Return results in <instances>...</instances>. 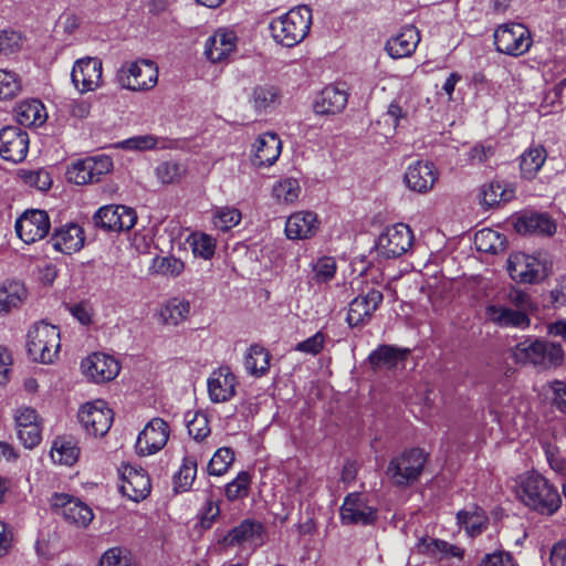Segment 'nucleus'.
<instances>
[{
	"mask_svg": "<svg viewBox=\"0 0 566 566\" xmlns=\"http://www.w3.org/2000/svg\"><path fill=\"white\" fill-rule=\"evenodd\" d=\"M517 494L530 509L546 515L554 514L562 504L557 489L539 473H527L520 481Z\"/></svg>",
	"mask_w": 566,
	"mask_h": 566,
	"instance_id": "1",
	"label": "nucleus"
},
{
	"mask_svg": "<svg viewBox=\"0 0 566 566\" xmlns=\"http://www.w3.org/2000/svg\"><path fill=\"white\" fill-rule=\"evenodd\" d=\"M312 25V10L307 6H297L286 13L272 19L270 32L273 40L285 48L301 43Z\"/></svg>",
	"mask_w": 566,
	"mask_h": 566,
	"instance_id": "2",
	"label": "nucleus"
},
{
	"mask_svg": "<svg viewBox=\"0 0 566 566\" xmlns=\"http://www.w3.org/2000/svg\"><path fill=\"white\" fill-rule=\"evenodd\" d=\"M60 349L61 335L57 326L39 322L28 331L27 350L33 361L52 364L59 357Z\"/></svg>",
	"mask_w": 566,
	"mask_h": 566,
	"instance_id": "3",
	"label": "nucleus"
},
{
	"mask_svg": "<svg viewBox=\"0 0 566 566\" xmlns=\"http://www.w3.org/2000/svg\"><path fill=\"white\" fill-rule=\"evenodd\" d=\"M564 355L560 344L531 337L520 342L513 348V357L516 363L542 368L562 365Z\"/></svg>",
	"mask_w": 566,
	"mask_h": 566,
	"instance_id": "4",
	"label": "nucleus"
},
{
	"mask_svg": "<svg viewBox=\"0 0 566 566\" xmlns=\"http://www.w3.org/2000/svg\"><path fill=\"white\" fill-rule=\"evenodd\" d=\"M427 455L423 450L412 448L390 460L386 474L397 486H407L420 476Z\"/></svg>",
	"mask_w": 566,
	"mask_h": 566,
	"instance_id": "5",
	"label": "nucleus"
},
{
	"mask_svg": "<svg viewBox=\"0 0 566 566\" xmlns=\"http://www.w3.org/2000/svg\"><path fill=\"white\" fill-rule=\"evenodd\" d=\"M116 80L120 87L129 91L153 88L158 81V69L150 60L128 62L117 71Z\"/></svg>",
	"mask_w": 566,
	"mask_h": 566,
	"instance_id": "6",
	"label": "nucleus"
},
{
	"mask_svg": "<svg viewBox=\"0 0 566 566\" xmlns=\"http://www.w3.org/2000/svg\"><path fill=\"white\" fill-rule=\"evenodd\" d=\"M413 243V232L405 223H396L385 228L376 241L378 255L386 259L399 258L407 253Z\"/></svg>",
	"mask_w": 566,
	"mask_h": 566,
	"instance_id": "7",
	"label": "nucleus"
},
{
	"mask_svg": "<svg viewBox=\"0 0 566 566\" xmlns=\"http://www.w3.org/2000/svg\"><path fill=\"white\" fill-rule=\"evenodd\" d=\"M494 43L499 52L511 56H520L530 50L532 39L525 25L521 23H505L495 30Z\"/></svg>",
	"mask_w": 566,
	"mask_h": 566,
	"instance_id": "8",
	"label": "nucleus"
},
{
	"mask_svg": "<svg viewBox=\"0 0 566 566\" xmlns=\"http://www.w3.org/2000/svg\"><path fill=\"white\" fill-rule=\"evenodd\" d=\"M112 168L113 161L108 156L87 157L72 163L66 170V177L75 185H86L99 181Z\"/></svg>",
	"mask_w": 566,
	"mask_h": 566,
	"instance_id": "9",
	"label": "nucleus"
},
{
	"mask_svg": "<svg viewBox=\"0 0 566 566\" xmlns=\"http://www.w3.org/2000/svg\"><path fill=\"white\" fill-rule=\"evenodd\" d=\"M340 521L345 525H373L378 518V511L370 505L361 493H349L339 510Z\"/></svg>",
	"mask_w": 566,
	"mask_h": 566,
	"instance_id": "10",
	"label": "nucleus"
},
{
	"mask_svg": "<svg viewBox=\"0 0 566 566\" xmlns=\"http://www.w3.org/2000/svg\"><path fill=\"white\" fill-rule=\"evenodd\" d=\"M78 420L88 434L103 437L111 429L114 413L104 400L98 399L81 407Z\"/></svg>",
	"mask_w": 566,
	"mask_h": 566,
	"instance_id": "11",
	"label": "nucleus"
},
{
	"mask_svg": "<svg viewBox=\"0 0 566 566\" xmlns=\"http://www.w3.org/2000/svg\"><path fill=\"white\" fill-rule=\"evenodd\" d=\"M71 81L77 92H94L103 83V63L98 57H82L74 62Z\"/></svg>",
	"mask_w": 566,
	"mask_h": 566,
	"instance_id": "12",
	"label": "nucleus"
},
{
	"mask_svg": "<svg viewBox=\"0 0 566 566\" xmlns=\"http://www.w3.org/2000/svg\"><path fill=\"white\" fill-rule=\"evenodd\" d=\"M94 224L105 231H127L136 221V211L124 205H107L101 207L93 216Z\"/></svg>",
	"mask_w": 566,
	"mask_h": 566,
	"instance_id": "13",
	"label": "nucleus"
},
{
	"mask_svg": "<svg viewBox=\"0 0 566 566\" xmlns=\"http://www.w3.org/2000/svg\"><path fill=\"white\" fill-rule=\"evenodd\" d=\"M507 271L514 281L532 284L546 276V264L534 255L515 252L507 259Z\"/></svg>",
	"mask_w": 566,
	"mask_h": 566,
	"instance_id": "14",
	"label": "nucleus"
},
{
	"mask_svg": "<svg viewBox=\"0 0 566 566\" xmlns=\"http://www.w3.org/2000/svg\"><path fill=\"white\" fill-rule=\"evenodd\" d=\"M14 228L18 237L24 243L31 244L48 235L51 223L46 211L32 209L17 219Z\"/></svg>",
	"mask_w": 566,
	"mask_h": 566,
	"instance_id": "15",
	"label": "nucleus"
},
{
	"mask_svg": "<svg viewBox=\"0 0 566 566\" xmlns=\"http://www.w3.org/2000/svg\"><path fill=\"white\" fill-rule=\"evenodd\" d=\"M169 426L161 418L151 419L139 432L136 440V452L147 457L160 451L169 439Z\"/></svg>",
	"mask_w": 566,
	"mask_h": 566,
	"instance_id": "16",
	"label": "nucleus"
},
{
	"mask_svg": "<svg viewBox=\"0 0 566 566\" xmlns=\"http://www.w3.org/2000/svg\"><path fill=\"white\" fill-rule=\"evenodd\" d=\"M51 505L67 523L80 527L87 526L94 517L88 505L69 494L55 493L51 499Z\"/></svg>",
	"mask_w": 566,
	"mask_h": 566,
	"instance_id": "17",
	"label": "nucleus"
},
{
	"mask_svg": "<svg viewBox=\"0 0 566 566\" xmlns=\"http://www.w3.org/2000/svg\"><path fill=\"white\" fill-rule=\"evenodd\" d=\"M122 479L120 491L134 502L145 500L151 490L150 478L147 472L132 464H123L119 469Z\"/></svg>",
	"mask_w": 566,
	"mask_h": 566,
	"instance_id": "18",
	"label": "nucleus"
},
{
	"mask_svg": "<svg viewBox=\"0 0 566 566\" xmlns=\"http://www.w3.org/2000/svg\"><path fill=\"white\" fill-rule=\"evenodd\" d=\"M29 135L18 126H7L0 130V156L14 164L25 159L29 151Z\"/></svg>",
	"mask_w": 566,
	"mask_h": 566,
	"instance_id": "19",
	"label": "nucleus"
},
{
	"mask_svg": "<svg viewBox=\"0 0 566 566\" xmlns=\"http://www.w3.org/2000/svg\"><path fill=\"white\" fill-rule=\"evenodd\" d=\"M238 36L233 30L218 29L205 44V54L211 63H227L235 53Z\"/></svg>",
	"mask_w": 566,
	"mask_h": 566,
	"instance_id": "20",
	"label": "nucleus"
},
{
	"mask_svg": "<svg viewBox=\"0 0 566 566\" xmlns=\"http://www.w3.org/2000/svg\"><path fill=\"white\" fill-rule=\"evenodd\" d=\"M83 374L96 384L113 380L120 370L119 363L111 355L93 353L81 363Z\"/></svg>",
	"mask_w": 566,
	"mask_h": 566,
	"instance_id": "21",
	"label": "nucleus"
},
{
	"mask_svg": "<svg viewBox=\"0 0 566 566\" xmlns=\"http://www.w3.org/2000/svg\"><path fill=\"white\" fill-rule=\"evenodd\" d=\"M382 293L376 289H370L366 293L356 296L349 303L347 313V323L349 326L358 327L367 324L382 303Z\"/></svg>",
	"mask_w": 566,
	"mask_h": 566,
	"instance_id": "22",
	"label": "nucleus"
},
{
	"mask_svg": "<svg viewBox=\"0 0 566 566\" xmlns=\"http://www.w3.org/2000/svg\"><path fill=\"white\" fill-rule=\"evenodd\" d=\"M208 395L212 402L222 403L237 392L238 380L229 366H221L210 374L207 380Z\"/></svg>",
	"mask_w": 566,
	"mask_h": 566,
	"instance_id": "23",
	"label": "nucleus"
},
{
	"mask_svg": "<svg viewBox=\"0 0 566 566\" xmlns=\"http://www.w3.org/2000/svg\"><path fill=\"white\" fill-rule=\"evenodd\" d=\"M403 180L411 191L426 193L438 180V170L430 161L417 160L407 167Z\"/></svg>",
	"mask_w": 566,
	"mask_h": 566,
	"instance_id": "24",
	"label": "nucleus"
},
{
	"mask_svg": "<svg viewBox=\"0 0 566 566\" xmlns=\"http://www.w3.org/2000/svg\"><path fill=\"white\" fill-rule=\"evenodd\" d=\"M485 317L489 322L503 328L525 329L530 326L528 314L514 310L504 303H490L485 306Z\"/></svg>",
	"mask_w": 566,
	"mask_h": 566,
	"instance_id": "25",
	"label": "nucleus"
},
{
	"mask_svg": "<svg viewBox=\"0 0 566 566\" xmlns=\"http://www.w3.org/2000/svg\"><path fill=\"white\" fill-rule=\"evenodd\" d=\"M281 151L280 137L275 133H264L252 145L251 161L256 167H270L279 159Z\"/></svg>",
	"mask_w": 566,
	"mask_h": 566,
	"instance_id": "26",
	"label": "nucleus"
},
{
	"mask_svg": "<svg viewBox=\"0 0 566 566\" xmlns=\"http://www.w3.org/2000/svg\"><path fill=\"white\" fill-rule=\"evenodd\" d=\"M321 221L313 211H297L285 222V234L291 240H306L319 230Z\"/></svg>",
	"mask_w": 566,
	"mask_h": 566,
	"instance_id": "27",
	"label": "nucleus"
},
{
	"mask_svg": "<svg viewBox=\"0 0 566 566\" xmlns=\"http://www.w3.org/2000/svg\"><path fill=\"white\" fill-rule=\"evenodd\" d=\"M515 230L521 234L553 235L557 226L546 212L526 211L517 217Z\"/></svg>",
	"mask_w": 566,
	"mask_h": 566,
	"instance_id": "28",
	"label": "nucleus"
},
{
	"mask_svg": "<svg viewBox=\"0 0 566 566\" xmlns=\"http://www.w3.org/2000/svg\"><path fill=\"white\" fill-rule=\"evenodd\" d=\"M419 42L418 29L415 25H405L387 40L385 50L392 59L408 57L416 51Z\"/></svg>",
	"mask_w": 566,
	"mask_h": 566,
	"instance_id": "29",
	"label": "nucleus"
},
{
	"mask_svg": "<svg viewBox=\"0 0 566 566\" xmlns=\"http://www.w3.org/2000/svg\"><path fill=\"white\" fill-rule=\"evenodd\" d=\"M50 241L56 251L72 254L84 247V230L77 223H66L53 232Z\"/></svg>",
	"mask_w": 566,
	"mask_h": 566,
	"instance_id": "30",
	"label": "nucleus"
},
{
	"mask_svg": "<svg viewBox=\"0 0 566 566\" xmlns=\"http://www.w3.org/2000/svg\"><path fill=\"white\" fill-rule=\"evenodd\" d=\"M263 527L260 523L244 520L238 526L229 531L221 544L224 546H241L248 544L249 546L256 547L262 543Z\"/></svg>",
	"mask_w": 566,
	"mask_h": 566,
	"instance_id": "31",
	"label": "nucleus"
},
{
	"mask_svg": "<svg viewBox=\"0 0 566 566\" xmlns=\"http://www.w3.org/2000/svg\"><path fill=\"white\" fill-rule=\"evenodd\" d=\"M348 94L344 87L328 85L324 87L314 101V112L318 115H335L347 104Z\"/></svg>",
	"mask_w": 566,
	"mask_h": 566,
	"instance_id": "32",
	"label": "nucleus"
},
{
	"mask_svg": "<svg viewBox=\"0 0 566 566\" xmlns=\"http://www.w3.org/2000/svg\"><path fill=\"white\" fill-rule=\"evenodd\" d=\"M191 304L184 297H171L158 311V319L165 326H178L190 315Z\"/></svg>",
	"mask_w": 566,
	"mask_h": 566,
	"instance_id": "33",
	"label": "nucleus"
},
{
	"mask_svg": "<svg viewBox=\"0 0 566 566\" xmlns=\"http://www.w3.org/2000/svg\"><path fill=\"white\" fill-rule=\"evenodd\" d=\"M24 284L17 280H6L0 283V314H8L19 307L27 298Z\"/></svg>",
	"mask_w": 566,
	"mask_h": 566,
	"instance_id": "34",
	"label": "nucleus"
},
{
	"mask_svg": "<svg viewBox=\"0 0 566 566\" xmlns=\"http://www.w3.org/2000/svg\"><path fill=\"white\" fill-rule=\"evenodd\" d=\"M280 91L271 84L256 85L252 88L249 102L258 114L269 113L280 104Z\"/></svg>",
	"mask_w": 566,
	"mask_h": 566,
	"instance_id": "35",
	"label": "nucleus"
},
{
	"mask_svg": "<svg viewBox=\"0 0 566 566\" xmlns=\"http://www.w3.org/2000/svg\"><path fill=\"white\" fill-rule=\"evenodd\" d=\"M271 354L260 344H252L244 355V368L253 377H262L268 374L271 363Z\"/></svg>",
	"mask_w": 566,
	"mask_h": 566,
	"instance_id": "36",
	"label": "nucleus"
},
{
	"mask_svg": "<svg viewBox=\"0 0 566 566\" xmlns=\"http://www.w3.org/2000/svg\"><path fill=\"white\" fill-rule=\"evenodd\" d=\"M46 116L45 107L39 99L24 101L15 107V118L22 126H41Z\"/></svg>",
	"mask_w": 566,
	"mask_h": 566,
	"instance_id": "37",
	"label": "nucleus"
},
{
	"mask_svg": "<svg viewBox=\"0 0 566 566\" xmlns=\"http://www.w3.org/2000/svg\"><path fill=\"white\" fill-rule=\"evenodd\" d=\"M185 271V263L174 255H157L151 259L148 272L151 275H159L168 279H176Z\"/></svg>",
	"mask_w": 566,
	"mask_h": 566,
	"instance_id": "38",
	"label": "nucleus"
},
{
	"mask_svg": "<svg viewBox=\"0 0 566 566\" xmlns=\"http://www.w3.org/2000/svg\"><path fill=\"white\" fill-rule=\"evenodd\" d=\"M514 197V190L501 181H491L481 189L482 203L489 208L507 202Z\"/></svg>",
	"mask_w": 566,
	"mask_h": 566,
	"instance_id": "39",
	"label": "nucleus"
},
{
	"mask_svg": "<svg viewBox=\"0 0 566 566\" xmlns=\"http://www.w3.org/2000/svg\"><path fill=\"white\" fill-rule=\"evenodd\" d=\"M546 160V150L542 146L530 147L521 156V172L526 179H533Z\"/></svg>",
	"mask_w": 566,
	"mask_h": 566,
	"instance_id": "40",
	"label": "nucleus"
},
{
	"mask_svg": "<svg viewBox=\"0 0 566 566\" xmlns=\"http://www.w3.org/2000/svg\"><path fill=\"white\" fill-rule=\"evenodd\" d=\"M457 521L470 536L481 534L488 525V516L483 510L478 507H474L472 511L463 510L458 512Z\"/></svg>",
	"mask_w": 566,
	"mask_h": 566,
	"instance_id": "41",
	"label": "nucleus"
},
{
	"mask_svg": "<svg viewBox=\"0 0 566 566\" xmlns=\"http://www.w3.org/2000/svg\"><path fill=\"white\" fill-rule=\"evenodd\" d=\"M155 175L161 185L178 184L187 175V166L178 160H165L156 166Z\"/></svg>",
	"mask_w": 566,
	"mask_h": 566,
	"instance_id": "42",
	"label": "nucleus"
},
{
	"mask_svg": "<svg viewBox=\"0 0 566 566\" xmlns=\"http://www.w3.org/2000/svg\"><path fill=\"white\" fill-rule=\"evenodd\" d=\"M117 147L125 150L145 151L156 148L165 149L168 146L165 138L157 137L153 134H146L124 139L117 144Z\"/></svg>",
	"mask_w": 566,
	"mask_h": 566,
	"instance_id": "43",
	"label": "nucleus"
},
{
	"mask_svg": "<svg viewBox=\"0 0 566 566\" xmlns=\"http://www.w3.org/2000/svg\"><path fill=\"white\" fill-rule=\"evenodd\" d=\"M197 475V459L193 455H185L179 470L174 475V488L177 492L188 491Z\"/></svg>",
	"mask_w": 566,
	"mask_h": 566,
	"instance_id": "44",
	"label": "nucleus"
},
{
	"mask_svg": "<svg viewBox=\"0 0 566 566\" xmlns=\"http://www.w3.org/2000/svg\"><path fill=\"white\" fill-rule=\"evenodd\" d=\"M78 448L71 439L59 438L53 442L51 458L53 462L73 465L78 458Z\"/></svg>",
	"mask_w": 566,
	"mask_h": 566,
	"instance_id": "45",
	"label": "nucleus"
},
{
	"mask_svg": "<svg viewBox=\"0 0 566 566\" xmlns=\"http://www.w3.org/2000/svg\"><path fill=\"white\" fill-rule=\"evenodd\" d=\"M474 244L479 251L496 254L504 250L505 238L497 231L482 229L475 233Z\"/></svg>",
	"mask_w": 566,
	"mask_h": 566,
	"instance_id": "46",
	"label": "nucleus"
},
{
	"mask_svg": "<svg viewBox=\"0 0 566 566\" xmlns=\"http://www.w3.org/2000/svg\"><path fill=\"white\" fill-rule=\"evenodd\" d=\"M419 548L439 558L455 557L461 559L464 554V551L461 547L442 539H422L419 543Z\"/></svg>",
	"mask_w": 566,
	"mask_h": 566,
	"instance_id": "47",
	"label": "nucleus"
},
{
	"mask_svg": "<svg viewBox=\"0 0 566 566\" xmlns=\"http://www.w3.org/2000/svg\"><path fill=\"white\" fill-rule=\"evenodd\" d=\"M242 219L241 211L234 207H217L212 210L211 220L214 228L229 231L237 227Z\"/></svg>",
	"mask_w": 566,
	"mask_h": 566,
	"instance_id": "48",
	"label": "nucleus"
},
{
	"mask_svg": "<svg viewBox=\"0 0 566 566\" xmlns=\"http://www.w3.org/2000/svg\"><path fill=\"white\" fill-rule=\"evenodd\" d=\"M301 187L296 179L284 178L272 188V195L279 203H294L300 196Z\"/></svg>",
	"mask_w": 566,
	"mask_h": 566,
	"instance_id": "49",
	"label": "nucleus"
},
{
	"mask_svg": "<svg viewBox=\"0 0 566 566\" xmlns=\"http://www.w3.org/2000/svg\"><path fill=\"white\" fill-rule=\"evenodd\" d=\"M401 358L399 350L389 345H381L377 349L373 350L368 360L373 368H392L397 365Z\"/></svg>",
	"mask_w": 566,
	"mask_h": 566,
	"instance_id": "50",
	"label": "nucleus"
},
{
	"mask_svg": "<svg viewBox=\"0 0 566 566\" xmlns=\"http://www.w3.org/2000/svg\"><path fill=\"white\" fill-rule=\"evenodd\" d=\"M187 242L190 245L195 256L209 260L214 254L216 240L207 233H192L188 237Z\"/></svg>",
	"mask_w": 566,
	"mask_h": 566,
	"instance_id": "51",
	"label": "nucleus"
},
{
	"mask_svg": "<svg viewBox=\"0 0 566 566\" xmlns=\"http://www.w3.org/2000/svg\"><path fill=\"white\" fill-rule=\"evenodd\" d=\"M18 177L25 186L39 191H46L52 186V177L44 168L34 170L20 169Z\"/></svg>",
	"mask_w": 566,
	"mask_h": 566,
	"instance_id": "52",
	"label": "nucleus"
},
{
	"mask_svg": "<svg viewBox=\"0 0 566 566\" xmlns=\"http://www.w3.org/2000/svg\"><path fill=\"white\" fill-rule=\"evenodd\" d=\"M22 91L21 77L9 70L0 69V101L17 97Z\"/></svg>",
	"mask_w": 566,
	"mask_h": 566,
	"instance_id": "53",
	"label": "nucleus"
},
{
	"mask_svg": "<svg viewBox=\"0 0 566 566\" xmlns=\"http://www.w3.org/2000/svg\"><path fill=\"white\" fill-rule=\"evenodd\" d=\"M234 460V453L230 448H220L208 463V473L220 476L227 473Z\"/></svg>",
	"mask_w": 566,
	"mask_h": 566,
	"instance_id": "54",
	"label": "nucleus"
},
{
	"mask_svg": "<svg viewBox=\"0 0 566 566\" xmlns=\"http://www.w3.org/2000/svg\"><path fill=\"white\" fill-rule=\"evenodd\" d=\"M313 280L316 283H326L334 279L337 270L336 260L332 256H322L313 265Z\"/></svg>",
	"mask_w": 566,
	"mask_h": 566,
	"instance_id": "55",
	"label": "nucleus"
},
{
	"mask_svg": "<svg viewBox=\"0 0 566 566\" xmlns=\"http://www.w3.org/2000/svg\"><path fill=\"white\" fill-rule=\"evenodd\" d=\"M251 484V476L248 472L241 471L226 485V496L229 501H235L248 496Z\"/></svg>",
	"mask_w": 566,
	"mask_h": 566,
	"instance_id": "56",
	"label": "nucleus"
},
{
	"mask_svg": "<svg viewBox=\"0 0 566 566\" xmlns=\"http://www.w3.org/2000/svg\"><path fill=\"white\" fill-rule=\"evenodd\" d=\"M504 304L514 310H522V312L526 314L534 310V304L530 295L517 289H512L507 292L504 298Z\"/></svg>",
	"mask_w": 566,
	"mask_h": 566,
	"instance_id": "57",
	"label": "nucleus"
},
{
	"mask_svg": "<svg viewBox=\"0 0 566 566\" xmlns=\"http://www.w3.org/2000/svg\"><path fill=\"white\" fill-rule=\"evenodd\" d=\"M98 566H133L127 553L120 547L107 549L101 557Z\"/></svg>",
	"mask_w": 566,
	"mask_h": 566,
	"instance_id": "58",
	"label": "nucleus"
},
{
	"mask_svg": "<svg viewBox=\"0 0 566 566\" xmlns=\"http://www.w3.org/2000/svg\"><path fill=\"white\" fill-rule=\"evenodd\" d=\"M18 437L23 446L28 449H32L41 442L42 439V427L41 422L25 426L17 429Z\"/></svg>",
	"mask_w": 566,
	"mask_h": 566,
	"instance_id": "59",
	"label": "nucleus"
},
{
	"mask_svg": "<svg viewBox=\"0 0 566 566\" xmlns=\"http://www.w3.org/2000/svg\"><path fill=\"white\" fill-rule=\"evenodd\" d=\"M325 340L326 335L323 332L318 331L307 339L297 343L295 345V350L315 356L319 354L324 348Z\"/></svg>",
	"mask_w": 566,
	"mask_h": 566,
	"instance_id": "60",
	"label": "nucleus"
},
{
	"mask_svg": "<svg viewBox=\"0 0 566 566\" xmlns=\"http://www.w3.org/2000/svg\"><path fill=\"white\" fill-rule=\"evenodd\" d=\"M92 103L85 98H72L65 102L64 109L69 116L75 119H84L88 117Z\"/></svg>",
	"mask_w": 566,
	"mask_h": 566,
	"instance_id": "61",
	"label": "nucleus"
},
{
	"mask_svg": "<svg viewBox=\"0 0 566 566\" xmlns=\"http://www.w3.org/2000/svg\"><path fill=\"white\" fill-rule=\"evenodd\" d=\"M547 388L552 392L553 405L566 415V384L556 379L548 382Z\"/></svg>",
	"mask_w": 566,
	"mask_h": 566,
	"instance_id": "62",
	"label": "nucleus"
},
{
	"mask_svg": "<svg viewBox=\"0 0 566 566\" xmlns=\"http://www.w3.org/2000/svg\"><path fill=\"white\" fill-rule=\"evenodd\" d=\"M546 459L549 463V467L559 474L566 475V457L559 450V448L547 444L545 447Z\"/></svg>",
	"mask_w": 566,
	"mask_h": 566,
	"instance_id": "63",
	"label": "nucleus"
},
{
	"mask_svg": "<svg viewBox=\"0 0 566 566\" xmlns=\"http://www.w3.org/2000/svg\"><path fill=\"white\" fill-rule=\"evenodd\" d=\"M188 433L195 440H203L210 433V428L208 424V420L203 415H196L192 420L188 422Z\"/></svg>",
	"mask_w": 566,
	"mask_h": 566,
	"instance_id": "64",
	"label": "nucleus"
}]
</instances>
